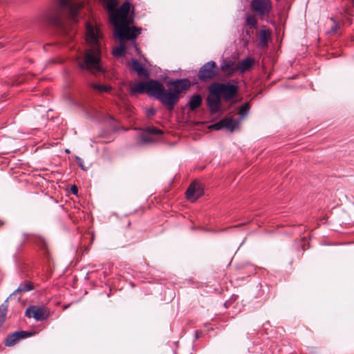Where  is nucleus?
Wrapping results in <instances>:
<instances>
[{
  "mask_svg": "<svg viewBox=\"0 0 354 354\" xmlns=\"http://www.w3.org/2000/svg\"><path fill=\"white\" fill-rule=\"evenodd\" d=\"M75 160H76V162H77L78 166L81 169H82L84 171L86 170V168L85 167V166L84 165V161H83V160L81 158H80L79 156H76L75 157Z\"/></svg>",
  "mask_w": 354,
  "mask_h": 354,
  "instance_id": "obj_30",
  "label": "nucleus"
},
{
  "mask_svg": "<svg viewBox=\"0 0 354 354\" xmlns=\"http://www.w3.org/2000/svg\"><path fill=\"white\" fill-rule=\"evenodd\" d=\"M34 240L38 247H39L41 250H44L45 253L48 252V243L44 238L41 236H35Z\"/></svg>",
  "mask_w": 354,
  "mask_h": 354,
  "instance_id": "obj_22",
  "label": "nucleus"
},
{
  "mask_svg": "<svg viewBox=\"0 0 354 354\" xmlns=\"http://www.w3.org/2000/svg\"><path fill=\"white\" fill-rule=\"evenodd\" d=\"M149 114L151 115H155V111L153 109H151L149 111Z\"/></svg>",
  "mask_w": 354,
  "mask_h": 354,
  "instance_id": "obj_37",
  "label": "nucleus"
},
{
  "mask_svg": "<svg viewBox=\"0 0 354 354\" xmlns=\"http://www.w3.org/2000/svg\"><path fill=\"white\" fill-rule=\"evenodd\" d=\"M259 46L261 48H265L268 46V41L270 39V32L268 30H261L259 32Z\"/></svg>",
  "mask_w": 354,
  "mask_h": 354,
  "instance_id": "obj_21",
  "label": "nucleus"
},
{
  "mask_svg": "<svg viewBox=\"0 0 354 354\" xmlns=\"http://www.w3.org/2000/svg\"><path fill=\"white\" fill-rule=\"evenodd\" d=\"M202 101L203 98L200 94H194L191 97L189 101L187 104V106L189 107L190 111H193L201 105Z\"/></svg>",
  "mask_w": 354,
  "mask_h": 354,
  "instance_id": "obj_19",
  "label": "nucleus"
},
{
  "mask_svg": "<svg viewBox=\"0 0 354 354\" xmlns=\"http://www.w3.org/2000/svg\"><path fill=\"white\" fill-rule=\"evenodd\" d=\"M192 84L189 79L182 78L170 80L167 83L168 91L163 86L160 92V102L169 111H172L180 100V94L188 90Z\"/></svg>",
  "mask_w": 354,
  "mask_h": 354,
  "instance_id": "obj_3",
  "label": "nucleus"
},
{
  "mask_svg": "<svg viewBox=\"0 0 354 354\" xmlns=\"http://www.w3.org/2000/svg\"><path fill=\"white\" fill-rule=\"evenodd\" d=\"M71 189L73 194H77L78 190L75 185L72 186Z\"/></svg>",
  "mask_w": 354,
  "mask_h": 354,
  "instance_id": "obj_34",
  "label": "nucleus"
},
{
  "mask_svg": "<svg viewBox=\"0 0 354 354\" xmlns=\"http://www.w3.org/2000/svg\"><path fill=\"white\" fill-rule=\"evenodd\" d=\"M86 41L89 47L85 50L82 57L76 59V63L81 72L88 71L92 73H104V70L101 64V44L100 36L97 29L91 25L86 24Z\"/></svg>",
  "mask_w": 354,
  "mask_h": 354,
  "instance_id": "obj_1",
  "label": "nucleus"
},
{
  "mask_svg": "<svg viewBox=\"0 0 354 354\" xmlns=\"http://www.w3.org/2000/svg\"><path fill=\"white\" fill-rule=\"evenodd\" d=\"M109 8L110 21L114 26L132 21V19L128 18L131 9V3L129 1L124 2L118 9H113L111 6H109Z\"/></svg>",
  "mask_w": 354,
  "mask_h": 354,
  "instance_id": "obj_6",
  "label": "nucleus"
},
{
  "mask_svg": "<svg viewBox=\"0 0 354 354\" xmlns=\"http://www.w3.org/2000/svg\"><path fill=\"white\" fill-rule=\"evenodd\" d=\"M31 335L32 333L27 331H16L8 335L4 341V344L7 346H12L15 345L20 339L29 337Z\"/></svg>",
  "mask_w": 354,
  "mask_h": 354,
  "instance_id": "obj_14",
  "label": "nucleus"
},
{
  "mask_svg": "<svg viewBox=\"0 0 354 354\" xmlns=\"http://www.w3.org/2000/svg\"><path fill=\"white\" fill-rule=\"evenodd\" d=\"M254 64V61L251 57H246L237 64V69L241 73H243L249 71Z\"/></svg>",
  "mask_w": 354,
  "mask_h": 354,
  "instance_id": "obj_16",
  "label": "nucleus"
},
{
  "mask_svg": "<svg viewBox=\"0 0 354 354\" xmlns=\"http://www.w3.org/2000/svg\"><path fill=\"white\" fill-rule=\"evenodd\" d=\"M131 23L130 21L115 26L116 35L121 41L133 40L141 33L142 28L129 26Z\"/></svg>",
  "mask_w": 354,
  "mask_h": 354,
  "instance_id": "obj_7",
  "label": "nucleus"
},
{
  "mask_svg": "<svg viewBox=\"0 0 354 354\" xmlns=\"http://www.w3.org/2000/svg\"><path fill=\"white\" fill-rule=\"evenodd\" d=\"M26 317H33L37 321H42L49 317V311H25Z\"/></svg>",
  "mask_w": 354,
  "mask_h": 354,
  "instance_id": "obj_17",
  "label": "nucleus"
},
{
  "mask_svg": "<svg viewBox=\"0 0 354 354\" xmlns=\"http://www.w3.org/2000/svg\"><path fill=\"white\" fill-rule=\"evenodd\" d=\"M302 249H303V250H306V248H304V245H302Z\"/></svg>",
  "mask_w": 354,
  "mask_h": 354,
  "instance_id": "obj_41",
  "label": "nucleus"
},
{
  "mask_svg": "<svg viewBox=\"0 0 354 354\" xmlns=\"http://www.w3.org/2000/svg\"><path fill=\"white\" fill-rule=\"evenodd\" d=\"M251 10L260 19H263L270 15L272 10L271 0H251Z\"/></svg>",
  "mask_w": 354,
  "mask_h": 354,
  "instance_id": "obj_8",
  "label": "nucleus"
},
{
  "mask_svg": "<svg viewBox=\"0 0 354 354\" xmlns=\"http://www.w3.org/2000/svg\"><path fill=\"white\" fill-rule=\"evenodd\" d=\"M34 289L33 283L30 281H24L19 284L18 288L10 295V299H14L15 302H17L18 305L24 306L22 302H21L20 295L26 292L32 290Z\"/></svg>",
  "mask_w": 354,
  "mask_h": 354,
  "instance_id": "obj_12",
  "label": "nucleus"
},
{
  "mask_svg": "<svg viewBox=\"0 0 354 354\" xmlns=\"http://www.w3.org/2000/svg\"><path fill=\"white\" fill-rule=\"evenodd\" d=\"M245 22H246V24L248 26H250L251 28L256 27V26L257 24V19L255 18L254 16H252V15H248L246 17Z\"/></svg>",
  "mask_w": 354,
  "mask_h": 354,
  "instance_id": "obj_27",
  "label": "nucleus"
},
{
  "mask_svg": "<svg viewBox=\"0 0 354 354\" xmlns=\"http://www.w3.org/2000/svg\"><path fill=\"white\" fill-rule=\"evenodd\" d=\"M330 20L333 23V24H335V23H338L333 17L330 18Z\"/></svg>",
  "mask_w": 354,
  "mask_h": 354,
  "instance_id": "obj_36",
  "label": "nucleus"
},
{
  "mask_svg": "<svg viewBox=\"0 0 354 354\" xmlns=\"http://www.w3.org/2000/svg\"><path fill=\"white\" fill-rule=\"evenodd\" d=\"M26 310H45V308L44 306L32 305L26 307Z\"/></svg>",
  "mask_w": 354,
  "mask_h": 354,
  "instance_id": "obj_32",
  "label": "nucleus"
},
{
  "mask_svg": "<svg viewBox=\"0 0 354 354\" xmlns=\"http://www.w3.org/2000/svg\"><path fill=\"white\" fill-rule=\"evenodd\" d=\"M163 84L158 80H150L147 82H140L131 88L130 93L144 94L158 100L160 102V94L162 91Z\"/></svg>",
  "mask_w": 354,
  "mask_h": 354,
  "instance_id": "obj_4",
  "label": "nucleus"
},
{
  "mask_svg": "<svg viewBox=\"0 0 354 354\" xmlns=\"http://www.w3.org/2000/svg\"><path fill=\"white\" fill-rule=\"evenodd\" d=\"M4 224V221L0 220V226H2Z\"/></svg>",
  "mask_w": 354,
  "mask_h": 354,
  "instance_id": "obj_38",
  "label": "nucleus"
},
{
  "mask_svg": "<svg viewBox=\"0 0 354 354\" xmlns=\"http://www.w3.org/2000/svg\"><path fill=\"white\" fill-rule=\"evenodd\" d=\"M209 94L206 99L207 106L211 113L215 114L220 111L221 108V97L211 84L209 88Z\"/></svg>",
  "mask_w": 354,
  "mask_h": 354,
  "instance_id": "obj_10",
  "label": "nucleus"
},
{
  "mask_svg": "<svg viewBox=\"0 0 354 354\" xmlns=\"http://www.w3.org/2000/svg\"><path fill=\"white\" fill-rule=\"evenodd\" d=\"M340 28V26L339 23H335V24H333V26L330 28V29L327 32L328 34L334 35L337 33L338 30Z\"/></svg>",
  "mask_w": 354,
  "mask_h": 354,
  "instance_id": "obj_28",
  "label": "nucleus"
},
{
  "mask_svg": "<svg viewBox=\"0 0 354 354\" xmlns=\"http://www.w3.org/2000/svg\"><path fill=\"white\" fill-rule=\"evenodd\" d=\"M3 45L0 42V48H2Z\"/></svg>",
  "mask_w": 354,
  "mask_h": 354,
  "instance_id": "obj_40",
  "label": "nucleus"
},
{
  "mask_svg": "<svg viewBox=\"0 0 354 354\" xmlns=\"http://www.w3.org/2000/svg\"><path fill=\"white\" fill-rule=\"evenodd\" d=\"M352 1H353V2L354 3V0H352Z\"/></svg>",
  "mask_w": 354,
  "mask_h": 354,
  "instance_id": "obj_42",
  "label": "nucleus"
},
{
  "mask_svg": "<svg viewBox=\"0 0 354 354\" xmlns=\"http://www.w3.org/2000/svg\"><path fill=\"white\" fill-rule=\"evenodd\" d=\"M221 69L228 75H231L238 71L237 64L232 60L223 59L221 64Z\"/></svg>",
  "mask_w": 354,
  "mask_h": 354,
  "instance_id": "obj_15",
  "label": "nucleus"
},
{
  "mask_svg": "<svg viewBox=\"0 0 354 354\" xmlns=\"http://www.w3.org/2000/svg\"><path fill=\"white\" fill-rule=\"evenodd\" d=\"M131 67L132 68L137 72L138 75H142L145 77L149 76L148 71L145 68V66L136 59H131Z\"/></svg>",
  "mask_w": 354,
  "mask_h": 354,
  "instance_id": "obj_18",
  "label": "nucleus"
},
{
  "mask_svg": "<svg viewBox=\"0 0 354 354\" xmlns=\"http://www.w3.org/2000/svg\"><path fill=\"white\" fill-rule=\"evenodd\" d=\"M230 302L228 301H226L225 304H224V306L225 308H231V306L229 304ZM232 308H234L235 306H232Z\"/></svg>",
  "mask_w": 354,
  "mask_h": 354,
  "instance_id": "obj_35",
  "label": "nucleus"
},
{
  "mask_svg": "<svg viewBox=\"0 0 354 354\" xmlns=\"http://www.w3.org/2000/svg\"><path fill=\"white\" fill-rule=\"evenodd\" d=\"M249 110H250V103L249 102L244 103L241 106V107L240 108V109L239 111V114L240 115V117H241L240 120L243 119L248 115Z\"/></svg>",
  "mask_w": 354,
  "mask_h": 354,
  "instance_id": "obj_24",
  "label": "nucleus"
},
{
  "mask_svg": "<svg viewBox=\"0 0 354 354\" xmlns=\"http://www.w3.org/2000/svg\"><path fill=\"white\" fill-rule=\"evenodd\" d=\"M162 131L154 127H149L142 131L140 136L138 144L140 145L153 143L156 142L155 136L161 135Z\"/></svg>",
  "mask_w": 354,
  "mask_h": 354,
  "instance_id": "obj_11",
  "label": "nucleus"
},
{
  "mask_svg": "<svg viewBox=\"0 0 354 354\" xmlns=\"http://www.w3.org/2000/svg\"><path fill=\"white\" fill-rule=\"evenodd\" d=\"M66 153H70L69 149H66Z\"/></svg>",
  "mask_w": 354,
  "mask_h": 354,
  "instance_id": "obj_39",
  "label": "nucleus"
},
{
  "mask_svg": "<svg viewBox=\"0 0 354 354\" xmlns=\"http://www.w3.org/2000/svg\"><path fill=\"white\" fill-rule=\"evenodd\" d=\"M82 6V3L76 2L74 0H59L56 9L49 10L45 14V19L50 25L62 28L64 27L62 19L64 12L66 10L71 19L75 21L78 11Z\"/></svg>",
  "mask_w": 354,
  "mask_h": 354,
  "instance_id": "obj_2",
  "label": "nucleus"
},
{
  "mask_svg": "<svg viewBox=\"0 0 354 354\" xmlns=\"http://www.w3.org/2000/svg\"><path fill=\"white\" fill-rule=\"evenodd\" d=\"M212 85L226 102L232 101L239 93V86L236 82L233 83L214 82Z\"/></svg>",
  "mask_w": 354,
  "mask_h": 354,
  "instance_id": "obj_5",
  "label": "nucleus"
},
{
  "mask_svg": "<svg viewBox=\"0 0 354 354\" xmlns=\"http://www.w3.org/2000/svg\"><path fill=\"white\" fill-rule=\"evenodd\" d=\"M91 87L100 92H108L111 89V87L109 86L98 84H91Z\"/></svg>",
  "mask_w": 354,
  "mask_h": 354,
  "instance_id": "obj_26",
  "label": "nucleus"
},
{
  "mask_svg": "<svg viewBox=\"0 0 354 354\" xmlns=\"http://www.w3.org/2000/svg\"><path fill=\"white\" fill-rule=\"evenodd\" d=\"M218 74V68L214 61H209L204 64L198 72V78L201 82H207L214 79Z\"/></svg>",
  "mask_w": 354,
  "mask_h": 354,
  "instance_id": "obj_9",
  "label": "nucleus"
},
{
  "mask_svg": "<svg viewBox=\"0 0 354 354\" xmlns=\"http://www.w3.org/2000/svg\"><path fill=\"white\" fill-rule=\"evenodd\" d=\"M31 235L29 234H23V236L21 240V245H22L27 240L30 238Z\"/></svg>",
  "mask_w": 354,
  "mask_h": 354,
  "instance_id": "obj_33",
  "label": "nucleus"
},
{
  "mask_svg": "<svg viewBox=\"0 0 354 354\" xmlns=\"http://www.w3.org/2000/svg\"><path fill=\"white\" fill-rule=\"evenodd\" d=\"M241 120H234L232 118H225L222 120L224 129H227L230 132H232L236 128L239 126Z\"/></svg>",
  "mask_w": 354,
  "mask_h": 354,
  "instance_id": "obj_20",
  "label": "nucleus"
},
{
  "mask_svg": "<svg viewBox=\"0 0 354 354\" xmlns=\"http://www.w3.org/2000/svg\"><path fill=\"white\" fill-rule=\"evenodd\" d=\"M125 46L120 44L119 47H117L113 50V55L115 57H123L125 54Z\"/></svg>",
  "mask_w": 354,
  "mask_h": 354,
  "instance_id": "obj_25",
  "label": "nucleus"
},
{
  "mask_svg": "<svg viewBox=\"0 0 354 354\" xmlns=\"http://www.w3.org/2000/svg\"><path fill=\"white\" fill-rule=\"evenodd\" d=\"M211 128L215 130H221L224 129L223 123H222V120L218 122H216L211 126Z\"/></svg>",
  "mask_w": 354,
  "mask_h": 354,
  "instance_id": "obj_29",
  "label": "nucleus"
},
{
  "mask_svg": "<svg viewBox=\"0 0 354 354\" xmlns=\"http://www.w3.org/2000/svg\"><path fill=\"white\" fill-rule=\"evenodd\" d=\"M185 194L189 201L194 202L203 194V189L199 183L193 182L187 188Z\"/></svg>",
  "mask_w": 354,
  "mask_h": 354,
  "instance_id": "obj_13",
  "label": "nucleus"
},
{
  "mask_svg": "<svg viewBox=\"0 0 354 354\" xmlns=\"http://www.w3.org/2000/svg\"><path fill=\"white\" fill-rule=\"evenodd\" d=\"M6 319V311H0V328L3 326Z\"/></svg>",
  "mask_w": 354,
  "mask_h": 354,
  "instance_id": "obj_31",
  "label": "nucleus"
},
{
  "mask_svg": "<svg viewBox=\"0 0 354 354\" xmlns=\"http://www.w3.org/2000/svg\"><path fill=\"white\" fill-rule=\"evenodd\" d=\"M15 304H18L17 302H15L14 299H10V296L7 298V299L0 306V310H8V308H19L22 307L19 305L15 306Z\"/></svg>",
  "mask_w": 354,
  "mask_h": 354,
  "instance_id": "obj_23",
  "label": "nucleus"
}]
</instances>
